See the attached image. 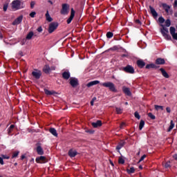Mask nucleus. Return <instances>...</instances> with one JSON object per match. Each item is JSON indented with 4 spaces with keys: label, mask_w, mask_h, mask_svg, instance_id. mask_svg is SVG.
<instances>
[{
    "label": "nucleus",
    "mask_w": 177,
    "mask_h": 177,
    "mask_svg": "<svg viewBox=\"0 0 177 177\" xmlns=\"http://www.w3.org/2000/svg\"><path fill=\"white\" fill-rule=\"evenodd\" d=\"M0 164L1 165H3V159L2 158V157H0Z\"/></svg>",
    "instance_id": "4d7b16f0"
},
{
    "label": "nucleus",
    "mask_w": 177,
    "mask_h": 177,
    "mask_svg": "<svg viewBox=\"0 0 177 177\" xmlns=\"http://www.w3.org/2000/svg\"><path fill=\"white\" fill-rule=\"evenodd\" d=\"M158 21L160 24H162L165 21V19H164V17H160L158 18Z\"/></svg>",
    "instance_id": "e433bc0d"
},
{
    "label": "nucleus",
    "mask_w": 177,
    "mask_h": 177,
    "mask_svg": "<svg viewBox=\"0 0 177 177\" xmlns=\"http://www.w3.org/2000/svg\"><path fill=\"white\" fill-rule=\"evenodd\" d=\"M3 10L4 12H6V10H8V4H5L3 6Z\"/></svg>",
    "instance_id": "603ef678"
},
{
    "label": "nucleus",
    "mask_w": 177,
    "mask_h": 177,
    "mask_svg": "<svg viewBox=\"0 0 177 177\" xmlns=\"http://www.w3.org/2000/svg\"><path fill=\"white\" fill-rule=\"evenodd\" d=\"M154 67L153 64H148L146 66V68H153Z\"/></svg>",
    "instance_id": "49530a36"
},
{
    "label": "nucleus",
    "mask_w": 177,
    "mask_h": 177,
    "mask_svg": "<svg viewBox=\"0 0 177 177\" xmlns=\"http://www.w3.org/2000/svg\"><path fill=\"white\" fill-rule=\"evenodd\" d=\"M19 156V151H15L12 154V158H15V157H17Z\"/></svg>",
    "instance_id": "79ce46f5"
},
{
    "label": "nucleus",
    "mask_w": 177,
    "mask_h": 177,
    "mask_svg": "<svg viewBox=\"0 0 177 177\" xmlns=\"http://www.w3.org/2000/svg\"><path fill=\"white\" fill-rule=\"evenodd\" d=\"M34 6H35V1H31L30 2V8H31V9H33Z\"/></svg>",
    "instance_id": "a18cd8bd"
},
{
    "label": "nucleus",
    "mask_w": 177,
    "mask_h": 177,
    "mask_svg": "<svg viewBox=\"0 0 177 177\" xmlns=\"http://www.w3.org/2000/svg\"><path fill=\"white\" fill-rule=\"evenodd\" d=\"M156 64H165V59L162 58H158L156 61Z\"/></svg>",
    "instance_id": "aec40b11"
},
{
    "label": "nucleus",
    "mask_w": 177,
    "mask_h": 177,
    "mask_svg": "<svg viewBox=\"0 0 177 177\" xmlns=\"http://www.w3.org/2000/svg\"><path fill=\"white\" fill-rule=\"evenodd\" d=\"M21 160H24V158H26V156L24 155H22L21 157Z\"/></svg>",
    "instance_id": "69168bd1"
},
{
    "label": "nucleus",
    "mask_w": 177,
    "mask_h": 177,
    "mask_svg": "<svg viewBox=\"0 0 177 177\" xmlns=\"http://www.w3.org/2000/svg\"><path fill=\"white\" fill-rule=\"evenodd\" d=\"M27 41V39H24L21 41V45H24L26 44V41Z\"/></svg>",
    "instance_id": "3c124183"
},
{
    "label": "nucleus",
    "mask_w": 177,
    "mask_h": 177,
    "mask_svg": "<svg viewBox=\"0 0 177 177\" xmlns=\"http://www.w3.org/2000/svg\"><path fill=\"white\" fill-rule=\"evenodd\" d=\"M36 151H37V154H39V156H43L44 149H42V147H41V146H39V145L37 146Z\"/></svg>",
    "instance_id": "f3484780"
},
{
    "label": "nucleus",
    "mask_w": 177,
    "mask_h": 177,
    "mask_svg": "<svg viewBox=\"0 0 177 177\" xmlns=\"http://www.w3.org/2000/svg\"><path fill=\"white\" fill-rule=\"evenodd\" d=\"M173 157H174V160H177V154L174 155Z\"/></svg>",
    "instance_id": "e2e57ef3"
},
{
    "label": "nucleus",
    "mask_w": 177,
    "mask_h": 177,
    "mask_svg": "<svg viewBox=\"0 0 177 177\" xmlns=\"http://www.w3.org/2000/svg\"><path fill=\"white\" fill-rule=\"evenodd\" d=\"M85 132H86V133H93V132H95L94 131H92V130H86Z\"/></svg>",
    "instance_id": "8fccbe9b"
},
{
    "label": "nucleus",
    "mask_w": 177,
    "mask_h": 177,
    "mask_svg": "<svg viewBox=\"0 0 177 177\" xmlns=\"http://www.w3.org/2000/svg\"><path fill=\"white\" fill-rule=\"evenodd\" d=\"M171 26V20L170 19H167L165 21V27H169Z\"/></svg>",
    "instance_id": "2f4dec72"
},
{
    "label": "nucleus",
    "mask_w": 177,
    "mask_h": 177,
    "mask_svg": "<svg viewBox=\"0 0 177 177\" xmlns=\"http://www.w3.org/2000/svg\"><path fill=\"white\" fill-rule=\"evenodd\" d=\"M74 16H75V11L74 10V8H71V16L66 21L68 24H70V23H71V21L74 19Z\"/></svg>",
    "instance_id": "f8f14e48"
},
{
    "label": "nucleus",
    "mask_w": 177,
    "mask_h": 177,
    "mask_svg": "<svg viewBox=\"0 0 177 177\" xmlns=\"http://www.w3.org/2000/svg\"><path fill=\"white\" fill-rule=\"evenodd\" d=\"M44 92L46 95H57V93H56L55 91H49L48 89H44Z\"/></svg>",
    "instance_id": "412c9836"
},
{
    "label": "nucleus",
    "mask_w": 177,
    "mask_h": 177,
    "mask_svg": "<svg viewBox=\"0 0 177 177\" xmlns=\"http://www.w3.org/2000/svg\"><path fill=\"white\" fill-rule=\"evenodd\" d=\"M70 12V5L67 3L62 4V8L60 11L61 15H68Z\"/></svg>",
    "instance_id": "20e7f679"
},
{
    "label": "nucleus",
    "mask_w": 177,
    "mask_h": 177,
    "mask_svg": "<svg viewBox=\"0 0 177 177\" xmlns=\"http://www.w3.org/2000/svg\"><path fill=\"white\" fill-rule=\"evenodd\" d=\"M160 71H161L162 75H163V77H165V78H169V75H168V73H167V71H165L164 68H161L160 69Z\"/></svg>",
    "instance_id": "6ab92c4d"
},
{
    "label": "nucleus",
    "mask_w": 177,
    "mask_h": 177,
    "mask_svg": "<svg viewBox=\"0 0 177 177\" xmlns=\"http://www.w3.org/2000/svg\"><path fill=\"white\" fill-rule=\"evenodd\" d=\"M37 30L38 31V32H42V27H39Z\"/></svg>",
    "instance_id": "5fc2aeb1"
},
{
    "label": "nucleus",
    "mask_w": 177,
    "mask_h": 177,
    "mask_svg": "<svg viewBox=\"0 0 177 177\" xmlns=\"http://www.w3.org/2000/svg\"><path fill=\"white\" fill-rule=\"evenodd\" d=\"M48 3H50V5H53V2L50 0H48Z\"/></svg>",
    "instance_id": "0e129e2a"
},
{
    "label": "nucleus",
    "mask_w": 177,
    "mask_h": 177,
    "mask_svg": "<svg viewBox=\"0 0 177 177\" xmlns=\"http://www.w3.org/2000/svg\"><path fill=\"white\" fill-rule=\"evenodd\" d=\"M169 31L173 39H176L177 41V32H176V29L175 28V27H170Z\"/></svg>",
    "instance_id": "6e6552de"
},
{
    "label": "nucleus",
    "mask_w": 177,
    "mask_h": 177,
    "mask_svg": "<svg viewBox=\"0 0 177 177\" xmlns=\"http://www.w3.org/2000/svg\"><path fill=\"white\" fill-rule=\"evenodd\" d=\"M93 102H95L96 100V97H94L92 100Z\"/></svg>",
    "instance_id": "774afa93"
},
{
    "label": "nucleus",
    "mask_w": 177,
    "mask_h": 177,
    "mask_svg": "<svg viewBox=\"0 0 177 177\" xmlns=\"http://www.w3.org/2000/svg\"><path fill=\"white\" fill-rule=\"evenodd\" d=\"M68 156L71 157H74L75 156H77V151L73 149L69 150Z\"/></svg>",
    "instance_id": "4be33fe9"
},
{
    "label": "nucleus",
    "mask_w": 177,
    "mask_h": 177,
    "mask_svg": "<svg viewBox=\"0 0 177 177\" xmlns=\"http://www.w3.org/2000/svg\"><path fill=\"white\" fill-rule=\"evenodd\" d=\"M134 115L136 118H138V120H140V115H139V113L135 112Z\"/></svg>",
    "instance_id": "a19ab883"
},
{
    "label": "nucleus",
    "mask_w": 177,
    "mask_h": 177,
    "mask_svg": "<svg viewBox=\"0 0 177 177\" xmlns=\"http://www.w3.org/2000/svg\"><path fill=\"white\" fill-rule=\"evenodd\" d=\"M174 127H175V124H174V120H171L170 122V126L169 129H167V132H171L172 129H174Z\"/></svg>",
    "instance_id": "bb28decb"
},
{
    "label": "nucleus",
    "mask_w": 177,
    "mask_h": 177,
    "mask_svg": "<svg viewBox=\"0 0 177 177\" xmlns=\"http://www.w3.org/2000/svg\"><path fill=\"white\" fill-rule=\"evenodd\" d=\"M59 27V24L57 22H52L48 26V32L49 34H52L55 30H56Z\"/></svg>",
    "instance_id": "39448f33"
},
{
    "label": "nucleus",
    "mask_w": 177,
    "mask_h": 177,
    "mask_svg": "<svg viewBox=\"0 0 177 177\" xmlns=\"http://www.w3.org/2000/svg\"><path fill=\"white\" fill-rule=\"evenodd\" d=\"M149 9H150L151 13L152 16H153V17H157V16H158V14L157 13L156 10L153 7H151V6H149Z\"/></svg>",
    "instance_id": "a211bd4d"
},
{
    "label": "nucleus",
    "mask_w": 177,
    "mask_h": 177,
    "mask_svg": "<svg viewBox=\"0 0 177 177\" xmlns=\"http://www.w3.org/2000/svg\"><path fill=\"white\" fill-rule=\"evenodd\" d=\"M144 127H145V120H140V125H139L140 131H142V129H143Z\"/></svg>",
    "instance_id": "7c9ffc66"
},
{
    "label": "nucleus",
    "mask_w": 177,
    "mask_h": 177,
    "mask_svg": "<svg viewBox=\"0 0 177 177\" xmlns=\"http://www.w3.org/2000/svg\"><path fill=\"white\" fill-rule=\"evenodd\" d=\"M125 145V142L122 141L119 143V145L116 147L117 150H120L123 146Z\"/></svg>",
    "instance_id": "c756f323"
},
{
    "label": "nucleus",
    "mask_w": 177,
    "mask_h": 177,
    "mask_svg": "<svg viewBox=\"0 0 177 177\" xmlns=\"http://www.w3.org/2000/svg\"><path fill=\"white\" fill-rule=\"evenodd\" d=\"M11 6L14 10L21 9L23 8V2L20 0H14L11 3Z\"/></svg>",
    "instance_id": "f03ea898"
},
{
    "label": "nucleus",
    "mask_w": 177,
    "mask_h": 177,
    "mask_svg": "<svg viewBox=\"0 0 177 177\" xmlns=\"http://www.w3.org/2000/svg\"><path fill=\"white\" fill-rule=\"evenodd\" d=\"M125 127H127V124H125V122H122V124L120 126V129H123V128H125Z\"/></svg>",
    "instance_id": "37998d69"
},
{
    "label": "nucleus",
    "mask_w": 177,
    "mask_h": 177,
    "mask_svg": "<svg viewBox=\"0 0 177 177\" xmlns=\"http://www.w3.org/2000/svg\"><path fill=\"white\" fill-rule=\"evenodd\" d=\"M70 84L73 88H75V86H78V79L75 77H71L70 78Z\"/></svg>",
    "instance_id": "1a4fd4ad"
},
{
    "label": "nucleus",
    "mask_w": 177,
    "mask_h": 177,
    "mask_svg": "<svg viewBox=\"0 0 177 177\" xmlns=\"http://www.w3.org/2000/svg\"><path fill=\"white\" fill-rule=\"evenodd\" d=\"M91 125L93 127V128H99V127H102V121L97 120L95 122H92Z\"/></svg>",
    "instance_id": "2eb2a0df"
},
{
    "label": "nucleus",
    "mask_w": 177,
    "mask_h": 177,
    "mask_svg": "<svg viewBox=\"0 0 177 177\" xmlns=\"http://www.w3.org/2000/svg\"><path fill=\"white\" fill-rule=\"evenodd\" d=\"M35 15H37V13L35 12H32L30 14V17H35Z\"/></svg>",
    "instance_id": "09e8293b"
},
{
    "label": "nucleus",
    "mask_w": 177,
    "mask_h": 177,
    "mask_svg": "<svg viewBox=\"0 0 177 177\" xmlns=\"http://www.w3.org/2000/svg\"><path fill=\"white\" fill-rule=\"evenodd\" d=\"M54 70H56V67H55V66L50 67V71H54Z\"/></svg>",
    "instance_id": "bf43d9fd"
},
{
    "label": "nucleus",
    "mask_w": 177,
    "mask_h": 177,
    "mask_svg": "<svg viewBox=\"0 0 177 177\" xmlns=\"http://www.w3.org/2000/svg\"><path fill=\"white\" fill-rule=\"evenodd\" d=\"M174 8H177V0L174 1V3L173 5Z\"/></svg>",
    "instance_id": "13d9d810"
},
{
    "label": "nucleus",
    "mask_w": 177,
    "mask_h": 177,
    "mask_svg": "<svg viewBox=\"0 0 177 177\" xmlns=\"http://www.w3.org/2000/svg\"><path fill=\"white\" fill-rule=\"evenodd\" d=\"M93 103H95V101H92V100H91V106H93Z\"/></svg>",
    "instance_id": "338daca9"
},
{
    "label": "nucleus",
    "mask_w": 177,
    "mask_h": 177,
    "mask_svg": "<svg viewBox=\"0 0 177 177\" xmlns=\"http://www.w3.org/2000/svg\"><path fill=\"white\" fill-rule=\"evenodd\" d=\"M13 130L11 129V128H10L9 127V129H8V135H10V133H12V131Z\"/></svg>",
    "instance_id": "6e6d98bb"
},
{
    "label": "nucleus",
    "mask_w": 177,
    "mask_h": 177,
    "mask_svg": "<svg viewBox=\"0 0 177 177\" xmlns=\"http://www.w3.org/2000/svg\"><path fill=\"white\" fill-rule=\"evenodd\" d=\"M21 21H23V15H21L15 19L12 24V26H18V24H20V23H21Z\"/></svg>",
    "instance_id": "9b49d317"
},
{
    "label": "nucleus",
    "mask_w": 177,
    "mask_h": 177,
    "mask_svg": "<svg viewBox=\"0 0 177 177\" xmlns=\"http://www.w3.org/2000/svg\"><path fill=\"white\" fill-rule=\"evenodd\" d=\"M46 19L47 21H49V22L53 21V19H52L50 17V15H49V11H47L46 13Z\"/></svg>",
    "instance_id": "a878e982"
},
{
    "label": "nucleus",
    "mask_w": 177,
    "mask_h": 177,
    "mask_svg": "<svg viewBox=\"0 0 177 177\" xmlns=\"http://www.w3.org/2000/svg\"><path fill=\"white\" fill-rule=\"evenodd\" d=\"M32 75L36 80H39V78H41V75H42V73H41V71L35 69L34 71L32 72Z\"/></svg>",
    "instance_id": "423d86ee"
},
{
    "label": "nucleus",
    "mask_w": 177,
    "mask_h": 177,
    "mask_svg": "<svg viewBox=\"0 0 177 177\" xmlns=\"http://www.w3.org/2000/svg\"><path fill=\"white\" fill-rule=\"evenodd\" d=\"M118 162H119V164H124L125 162V160H124V158L120 157Z\"/></svg>",
    "instance_id": "58836bf2"
},
{
    "label": "nucleus",
    "mask_w": 177,
    "mask_h": 177,
    "mask_svg": "<svg viewBox=\"0 0 177 177\" xmlns=\"http://www.w3.org/2000/svg\"><path fill=\"white\" fill-rule=\"evenodd\" d=\"M163 167H165V168H171V165H169V162H167L166 163H162Z\"/></svg>",
    "instance_id": "c9c22d12"
},
{
    "label": "nucleus",
    "mask_w": 177,
    "mask_h": 177,
    "mask_svg": "<svg viewBox=\"0 0 177 177\" xmlns=\"http://www.w3.org/2000/svg\"><path fill=\"white\" fill-rule=\"evenodd\" d=\"M136 23H137L138 24H142V22H140L139 19H136Z\"/></svg>",
    "instance_id": "052dcab7"
},
{
    "label": "nucleus",
    "mask_w": 177,
    "mask_h": 177,
    "mask_svg": "<svg viewBox=\"0 0 177 177\" xmlns=\"http://www.w3.org/2000/svg\"><path fill=\"white\" fill-rule=\"evenodd\" d=\"M97 84H100V82L99 80H95L93 82H90L86 84V86L88 88H91V86H93V85H97Z\"/></svg>",
    "instance_id": "ddd939ff"
},
{
    "label": "nucleus",
    "mask_w": 177,
    "mask_h": 177,
    "mask_svg": "<svg viewBox=\"0 0 177 177\" xmlns=\"http://www.w3.org/2000/svg\"><path fill=\"white\" fill-rule=\"evenodd\" d=\"M10 128L13 130L15 128V124H11Z\"/></svg>",
    "instance_id": "680f3d73"
},
{
    "label": "nucleus",
    "mask_w": 177,
    "mask_h": 177,
    "mask_svg": "<svg viewBox=\"0 0 177 177\" xmlns=\"http://www.w3.org/2000/svg\"><path fill=\"white\" fill-rule=\"evenodd\" d=\"M36 162L38 164H45V162H48V159L45 156H39L36 158Z\"/></svg>",
    "instance_id": "0eeeda50"
},
{
    "label": "nucleus",
    "mask_w": 177,
    "mask_h": 177,
    "mask_svg": "<svg viewBox=\"0 0 177 177\" xmlns=\"http://www.w3.org/2000/svg\"><path fill=\"white\" fill-rule=\"evenodd\" d=\"M1 158L4 159V160H9V156H6V155H1Z\"/></svg>",
    "instance_id": "c03bdc74"
},
{
    "label": "nucleus",
    "mask_w": 177,
    "mask_h": 177,
    "mask_svg": "<svg viewBox=\"0 0 177 177\" xmlns=\"http://www.w3.org/2000/svg\"><path fill=\"white\" fill-rule=\"evenodd\" d=\"M123 70L126 73H129L130 74H133V73H135V69H133V67H132L131 65L127 66Z\"/></svg>",
    "instance_id": "9d476101"
},
{
    "label": "nucleus",
    "mask_w": 177,
    "mask_h": 177,
    "mask_svg": "<svg viewBox=\"0 0 177 177\" xmlns=\"http://www.w3.org/2000/svg\"><path fill=\"white\" fill-rule=\"evenodd\" d=\"M62 77L64 80H68V78H70V72H64L62 73Z\"/></svg>",
    "instance_id": "5701e85b"
},
{
    "label": "nucleus",
    "mask_w": 177,
    "mask_h": 177,
    "mask_svg": "<svg viewBox=\"0 0 177 177\" xmlns=\"http://www.w3.org/2000/svg\"><path fill=\"white\" fill-rule=\"evenodd\" d=\"M160 32L162 35L163 37H165V39H167V41H169L171 39V37L168 33L169 32L168 31V28L165 27V26L160 24Z\"/></svg>",
    "instance_id": "f257e3e1"
},
{
    "label": "nucleus",
    "mask_w": 177,
    "mask_h": 177,
    "mask_svg": "<svg viewBox=\"0 0 177 177\" xmlns=\"http://www.w3.org/2000/svg\"><path fill=\"white\" fill-rule=\"evenodd\" d=\"M117 114H122V109L116 107L115 108Z\"/></svg>",
    "instance_id": "f704fd0d"
},
{
    "label": "nucleus",
    "mask_w": 177,
    "mask_h": 177,
    "mask_svg": "<svg viewBox=\"0 0 177 177\" xmlns=\"http://www.w3.org/2000/svg\"><path fill=\"white\" fill-rule=\"evenodd\" d=\"M166 111H167V113H171V108L169 107V106H167V108H166Z\"/></svg>",
    "instance_id": "864d4df0"
},
{
    "label": "nucleus",
    "mask_w": 177,
    "mask_h": 177,
    "mask_svg": "<svg viewBox=\"0 0 177 177\" xmlns=\"http://www.w3.org/2000/svg\"><path fill=\"white\" fill-rule=\"evenodd\" d=\"M49 132L53 135V136H55L57 138V131L55 129V128H50L49 130Z\"/></svg>",
    "instance_id": "b1692460"
},
{
    "label": "nucleus",
    "mask_w": 177,
    "mask_h": 177,
    "mask_svg": "<svg viewBox=\"0 0 177 177\" xmlns=\"http://www.w3.org/2000/svg\"><path fill=\"white\" fill-rule=\"evenodd\" d=\"M32 37H34V32L30 31L28 33L26 38V39L30 40L32 39Z\"/></svg>",
    "instance_id": "393cba45"
},
{
    "label": "nucleus",
    "mask_w": 177,
    "mask_h": 177,
    "mask_svg": "<svg viewBox=\"0 0 177 177\" xmlns=\"http://www.w3.org/2000/svg\"><path fill=\"white\" fill-rule=\"evenodd\" d=\"M137 64H138V67H140V68H143V67H145V66H146V63H145V62H143V60H142V59L138 60Z\"/></svg>",
    "instance_id": "dca6fc26"
},
{
    "label": "nucleus",
    "mask_w": 177,
    "mask_h": 177,
    "mask_svg": "<svg viewBox=\"0 0 177 177\" xmlns=\"http://www.w3.org/2000/svg\"><path fill=\"white\" fill-rule=\"evenodd\" d=\"M145 158H146V155H143L140 159V160L138 161V162H141V161H143Z\"/></svg>",
    "instance_id": "de8ad7c7"
},
{
    "label": "nucleus",
    "mask_w": 177,
    "mask_h": 177,
    "mask_svg": "<svg viewBox=\"0 0 177 177\" xmlns=\"http://www.w3.org/2000/svg\"><path fill=\"white\" fill-rule=\"evenodd\" d=\"M148 117H149V118H151V120H156V116L154 115H153V113H148Z\"/></svg>",
    "instance_id": "4c0bfd02"
},
{
    "label": "nucleus",
    "mask_w": 177,
    "mask_h": 177,
    "mask_svg": "<svg viewBox=\"0 0 177 177\" xmlns=\"http://www.w3.org/2000/svg\"><path fill=\"white\" fill-rule=\"evenodd\" d=\"M106 37H107V38H112V37H113V32H108L106 33Z\"/></svg>",
    "instance_id": "ea45409f"
},
{
    "label": "nucleus",
    "mask_w": 177,
    "mask_h": 177,
    "mask_svg": "<svg viewBox=\"0 0 177 177\" xmlns=\"http://www.w3.org/2000/svg\"><path fill=\"white\" fill-rule=\"evenodd\" d=\"M43 71L46 73V74H48V73L50 71V67L48 65H46L44 67Z\"/></svg>",
    "instance_id": "cd10ccee"
},
{
    "label": "nucleus",
    "mask_w": 177,
    "mask_h": 177,
    "mask_svg": "<svg viewBox=\"0 0 177 177\" xmlns=\"http://www.w3.org/2000/svg\"><path fill=\"white\" fill-rule=\"evenodd\" d=\"M127 171L128 174H133L135 172V168L134 167H130V169H127Z\"/></svg>",
    "instance_id": "473e14b6"
},
{
    "label": "nucleus",
    "mask_w": 177,
    "mask_h": 177,
    "mask_svg": "<svg viewBox=\"0 0 177 177\" xmlns=\"http://www.w3.org/2000/svg\"><path fill=\"white\" fill-rule=\"evenodd\" d=\"M101 85L104 86L105 88H109L111 92H117V89H115V86L111 82L102 83Z\"/></svg>",
    "instance_id": "7ed1b4c3"
},
{
    "label": "nucleus",
    "mask_w": 177,
    "mask_h": 177,
    "mask_svg": "<svg viewBox=\"0 0 177 177\" xmlns=\"http://www.w3.org/2000/svg\"><path fill=\"white\" fill-rule=\"evenodd\" d=\"M122 91H123L124 93H125V95H127V96H131V90L129 89V88L123 86Z\"/></svg>",
    "instance_id": "4468645a"
},
{
    "label": "nucleus",
    "mask_w": 177,
    "mask_h": 177,
    "mask_svg": "<svg viewBox=\"0 0 177 177\" xmlns=\"http://www.w3.org/2000/svg\"><path fill=\"white\" fill-rule=\"evenodd\" d=\"M162 8L165 9V12L168 13L169 12L170 7L169 6L167 5L166 3L162 4Z\"/></svg>",
    "instance_id": "c85d7f7f"
},
{
    "label": "nucleus",
    "mask_w": 177,
    "mask_h": 177,
    "mask_svg": "<svg viewBox=\"0 0 177 177\" xmlns=\"http://www.w3.org/2000/svg\"><path fill=\"white\" fill-rule=\"evenodd\" d=\"M156 110L158 111V110H164V106H160V105H155L154 106Z\"/></svg>",
    "instance_id": "72a5a7b5"
}]
</instances>
